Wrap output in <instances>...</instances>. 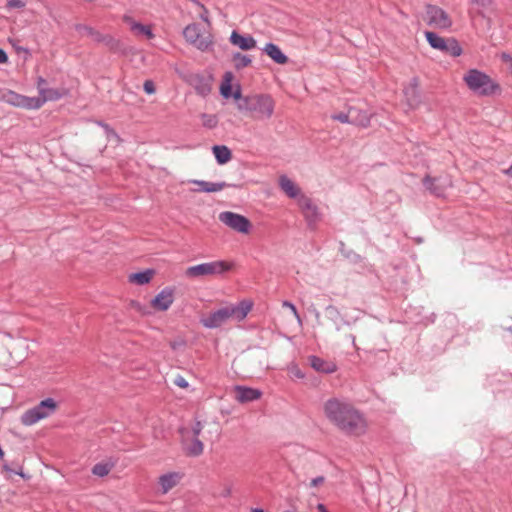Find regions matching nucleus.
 <instances>
[{
	"mask_svg": "<svg viewBox=\"0 0 512 512\" xmlns=\"http://www.w3.org/2000/svg\"><path fill=\"white\" fill-rule=\"evenodd\" d=\"M403 92L409 107L414 108L419 103L418 79L412 78Z\"/></svg>",
	"mask_w": 512,
	"mask_h": 512,
	"instance_id": "6ab92c4d",
	"label": "nucleus"
},
{
	"mask_svg": "<svg viewBox=\"0 0 512 512\" xmlns=\"http://www.w3.org/2000/svg\"><path fill=\"white\" fill-rule=\"evenodd\" d=\"M477 13H478V15H480V16H482V17H484V14H483V12H482V11H478Z\"/></svg>",
	"mask_w": 512,
	"mask_h": 512,
	"instance_id": "052dcab7",
	"label": "nucleus"
},
{
	"mask_svg": "<svg viewBox=\"0 0 512 512\" xmlns=\"http://www.w3.org/2000/svg\"><path fill=\"white\" fill-rule=\"evenodd\" d=\"M192 183H194L200 187L198 189V191H203V192H208V193L218 192V191L223 190L226 187L231 186L230 184H228L226 182L213 183V182H207V181H203V180H192Z\"/></svg>",
	"mask_w": 512,
	"mask_h": 512,
	"instance_id": "393cba45",
	"label": "nucleus"
},
{
	"mask_svg": "<svg viewBox=\"0 0 512 512\" xmlns=\"http://www.w3.org/2000/svg\"><path fill=\"white\" fill-rule=\"evenodd\" d=\"M143 89L147 94H153L155 93V85L152 80H146L143 85Z\"/></svg>",
	"mask_w": 512,
	"mask_h": 512,
	"instance_id": "a19ab883",
	"label": "nucleus"
},
{
	"mask_svg": "<svg viewBox=\"0 0 512 512\" xmlns=\"http://www.w3.org/2000/svg\"><path fill=\"white\" fill-rule=\"evenodd\" d=\"M422 182L426 190L437 197L444 196L446 189L451 186V181L443 177L426 176Z\"/></svg>",
	"mask_w": 512,
	"mask_h": 512,
	"instance_id": "ddd939ff",
	"label": "nucleus"
},
{
	"mask_svg": "<svg viewBox=\"0 0 512 512\" xmlns=\"http://www.w3.org/2000/svg\"><path fill=\"white\" fill-rule=\"evenodd\" d=\"M351 124L367 127L370 124V115L356 107H350Z\"/></svg>",
	"mask_w": 512,
	"mask_h": 512,
	"instance_id": "b1692460",
	"label": "nucleus"
},
{
	"mask_svg": "<svg viewBox=\"0 0 512 512\" xmlns=\"http://www.w3.org/2000/svg\"><path fill=\"white\" fill-rule=\"evenodd\" d=\"M233 98L237 101V106L241 102V100H244L245 97L242 96L240 88H238L233 94Z\"/></svg>",
	"mask_w": 512,
	"mask_h": 512,
	"instance_id": "de8ad7c7",
	"label": "nucleus"
},
{
	"mask_svg": "<svg viewBox=\"0 0 512 512\" xmlns=\"http://www.w3.org/2000/svg\"><path fill=\"white\" fill-rule=\"evenodd\" d=\"M75 30L79 33L82 37H89L93 41L98 43H104L107 46H109L111 49L115 48L118 44V42L113 39L111 36L103 35L99 31L95 30L91 26L85 25V24H75L74 26Z\"/></svg>",
	"mask_w": 512,
	"mask_h": 512,
	"instance_id": "f8f14e48",
	"label": "nucleus"
},
{
	"mask_svg": "<svg viewBox=\"0 0 512 512\" xmlns=\"http://www.w3.org/2000/svg\"><path fill=\"white\" fill-rule=\"evenodd\" d=\"M37 88H38L39 94H41V89L47 88V81L44 78L39 77L38 81H37Z\"/></svg>",
	"mask_w": 512,
	"mask_h": 512,
	"instance_id": "a18cd8bd",
	"label": "nucleus"
},
{
	"mask_svg": "<svg viewBox=\"0 0 512 512\" xmlns=\"http://www.w3.org/2000/svg\"><path fill=\"white\" fill-rule=\"evenodd\" d=\"M315 316H316V318H319L320 313L318 311H315Z\"/></svg>",
	"mask_w": 512,
	"mask_h": 512,
	"instance_id": "bf43d9fd",
	"label": "nucleus"
},
{
	"mask_svg": "<svg viewBox=\"0 0 512 512\" xmlns=\"http://www.w3.org/2000/svg\"><path fill=\"white\" fill-rule=\"evenodd\" d=\"M308 361L311 367L319 373L331 374L337 370V365L334 362L324 360L315 355L309 356Z\"/></svg>",
	"mask_w": 512,
	"mask_h": 512,
	"instance_id": "2eb2a0df",
	"label": "nucleus"
},
{
	"mask_svg": "<svg viewBox=\"0 0 512 512\" xmlns=\"http://www.w3.org/2000/svg\"><path fill=\"white\" fill-rule=\"evenodd\" d=\"M499 58L503 64L506 65L507 70L512 74V56L507 52L499 54Z\"/></svg>",
	"mask_w": 512,
	"mask_h": 512,
	"instance_id": "4c0bfd02",
	"label": "nucleus"
},
{
	"mask_svg": "<svg viewBox=\"0 0 512 512\" xmlns=\"http://www.w3.org/2000/svg\"><path fill=\"white\" fill-rule=\"evenodd\" d=\"M192 45L201 51H206L212 45L211 36H200Z\"/></svg>",
	"mask_w": 512,
	"mask_h": 512,
	"instance_id": "2f4dec72",
	"label": "nucleus"
},
{
	"mask_svg": "<svg viewBox=\"0 0 512 512\" xmlns=\"http://www.w3.org/2000/svg\"><path fill=\"white\" fill-rule=\"evenodd\" d=\"M324 413L330 422L347 434L360 435L365 432L363 415L346 401L337 398L327 400Z\"/></svg>",
	"mask_w": 512,
	"mask_h": 512,
	"instance_id": "f257e3e1",
	"label": "nucleus"
},
{
	"mask_svg": "<svg viewBox=\"0 0 512 512\" xmlns=\"http://www.w3.org/2000/svg\"><path fill=\"white\" fill-rule=\"evenodd\" d=\"M505 174L512 178V165L507 170H505Z\"/></svg>",
	"mask_w": 512,
	"mask_h": 512,
	"instance_id": "6e6d98bb",
	"label": "nucleus"
},
{
	"mask_svg": "<svg viewBox=\"0 0 512 512\" xmlns=\"http://www.w3.org/2000/svg\"><path fill=\"white\" fill-rule=\"evenodd\" d=\"M423 21L436 29H448L452 25L450 16L439 6L426 4L422 14Z\"/></svg>",
	"mask_w": 512,
	"mask_h": 512,
	"instance_id": "423d86ee",
	"label": "nucleus"
},
{
	"mask_svg": "<svg viewBox=\"0 0 512 512\" xmlns=\"http://www.w3.org/2000/svg\"><path fill=\"white\" fill-rule=\"evenodd\" d=\"M219 220L240 233H248L251 227V223L246 217L230 211L221 212L219 214Z\"/></svg>",
	"mask_w": 512,
	"mask_h": 512,
	"instance_id": "9b49d317",
	"label": "nucleus"
},
{
	"mask_svg": "<svg viewBox=\"0 0 512 512\" xmlns=\"http://www.w3.org/2000/svg\"><path fill=\"white\" fill-rule=\"evenodd\" d=\"M202 430V425L200 422H197L194 427H193V435H194V438H198L200 432Z\"/></svg>",
	"mask_w": 512,
	"mask_h": 512,
	"instance_id": "8fccbe9b",
	"label": "nucleus"
},
{
	"mask_svg": "<svg viewBox=\"0 0 512 512\" xmlns=\"http://www.w3.org/2000/svg\"><path fill=\"white\" fill-rule=\"evenodd\" d=\"M466 85L475 93L482 96L494 95L500 92V86L488 75L476 69L470 70L465 76Z\"/></svg>",
	"mask_w": 512,
	"mask_h": 512,
	"instance_id": "20e7f679",
	"label": "nucleus"
},
{
	"mask_svg": "<svg viewBox=\"0 0 512 512\" xmlns=\"http://www.w3.org/2000/svg\"><path fill=\"white\" fill-rule=\"evenodd\" d=\"M294 375L296 377H298V378H303L304 377V374L299 369L295 370Z\"/></svg>",
	"mask_w": 512,
	"mask_h": 512,
	"instance_id": "5fc2aeb1",
	"label": "nucleus"
},
{
	"mask_svg": "<svg viewBox=\"0 0 512 512\" xmlns=\"http://www.w3.org/2000/svg\"><path fill=\"white\" fill-rule=\"evenodd\" d=\"M2 469H3V471H5L7 473H14L16 475L21 476L22 478L26 477V475L23 472L22 467L19 464H17V463H13V465L11 466V465H9L8 463L5 462L2 465Z\"/></svg>",
	"mask_w": 512,
	"mask_h": 512,
	"instance_id": "72a5a7b5",
	"label": "nucleus"
},
{
	"mask_svg": "<svg viewBox=\"0 0 512 512\" xmlns=\"http://www.w3.org/2000/svg\"><path fill=\"white\" fill-rule=\"evenodd\" d=\"M251 512H263L261 508H253Z\"/></svg>",
	"mask_w": 512,
	"mask_h": 512,
	"instance_id": "4d7b16f0",
	"label": "nucleus"
},
{
	"mask_svg": "<svg viewBox=\"0 0 512 512\" xmlns=\"http://www.w3.org/2000/svg\"><path fill=\"white\" fill-rule=\"evenodd\" d=\"M232 60L236 70H241L245 67H248L252 62L250 56L241 54L240 52L234 53Z\"/></svg>",
	"mask_w": 512,
	"mask_h": 512,
	"instance_id": "c85d7f7f",
	"label": "nucleus"
},
{
	"mask_svg": "<svg viewBox=\"0 0 512 512\" xmlns=\"http://www.w3.org/2000/svg\"><path fill=\"white\" fill-rule=\"evenodd\" d=\"M7 7L9 9H21L25 7V2L23 0H7Z\"/></svg>",
	"mask_w": 512,
	"mask_h": 512,
	"instance_id": "ea45409f",
	"label": "nucleus"
},
{
	"mask_svg": "<svg viewBox=\"0 0 512 512\" xmlns=\"http://www.w3.org/2000/svg\"><path fill=\"white\" fill-rule=\"evenodd\" d=\"M231 269V264L226 261H213L188 267L185 275L189 278H198L207 275H220Z\"/></svg>",
	"mask_w": 512,
	"mask_h": 512,
	"instance_id": "0eeeda50",
	"label": "nucleus"
},
{
	"mask_svg": "<svg viewBox=\"0 0 512 512\" xmlns=\"http://www.w3.org/2000/svg\"><path fill=\"white\" fill-rule=\"evenodd\" d=\"M325 312H326L327 318L329 320H331L336 325V330H338V331L341 329V324H343V325L351 324V321L345 320L342 317L339 309L334 305H328L325 308Z\"/></svg>",
	"mask_w": 512,
	"mask_h": 512,
	"instance_id": "4be33fe9",
	"label": "nucleus"
},
{
	"mask_svg": "<svg viewBox=\"0 0 512 512\" xmlns=\"http://www.w3.org/2000/svg\"><path fill=\"white\" fill-rule=\"evenodd\" d=\"M425 37L430 46L434 49L450 54L451 56H460L462 48L454 38H443L435 32L426 31Z\"/></svg>",
	"mask_w": 512,
	"mask_h": 512,
	"instance_id": "6e6552de",
	"label": "nucleus"
},
{
	"mask_svg": "<svg viewBox=\"0 0 512 512\" xmlns=\"http://www.w3.org/2000/svg\"><path fill=\"white\" fill-rule=\"evenodd\" d=\"M174 384L180 388H187L188 387V382L185 380L184 377L178 375L175 379H174Z\"/></svg>",
	"mask_w": 512,
	"mask_h": 512,
	"instance_id": "37998d69",
	"label": "nucleus"
},
{
	"mask_svg": "<svg viewBox=\"0 0 512 512\" xmlns=\"http://www.w3.org/2000/svg\"><path fill=\"white\" fill-rule=\"evenodd\" d=\"M279 186L281 190L290 198H297L301 195L300 188L286 175L279 178Z\"/></svg>",
	"mask_w": 512,
	"mask_h": 512,
	"instance_id": "aec40b11",
	"label": "nucleus"
},
{
	"mask_svg": "<svg viewBox=\"0 0 512 512\" xmlns=\"http://www.w3.org/2000/svg\"><path fill=\"white\" fill-rule=\"evenodd\" d=\"M251 309L252 303L248 301H241L236 305H226L207 315H203L200 318V323L205 328H219L229 320L242 321L246 318Z\"/></svg>",
	"mask_w": 512,
	"mask_h": 512,
	"instance_id": "f03ea898",
	"label": "nucleus"
},
{
	"mask_svg": "<svg viewBox=\"0 0 512 512\" xmlns=\"http://www.w3.org/2000/svg\"><path fill=\"white\" fill-rule=\"evenodd\" d=\"M232 78V74L231 73H226L225 74V80L226 82L223 83L221 85V88H220V92L222 94L223 97L225 98H228L232 95V92H231V85H230V80Z\"/></svg>",
	"mask_w": 512,
	"mask_h": 512,
	"instance_id": "f704fd0d",
	"label": "nucleus"
},
{
	"mask_svg": "<svg viewBox=\"0 0 512 512\" xmlns=\"http://www.w3.org/2000/svg\"><path fill=\"white\" fill-rule=\"evenodd\" d=\"M154 275V270L147 269L142 272L133 273L129 275V281L138 285H144L150 282Z\"/></svg>",
	"mask_w": 512,
	"mask_h": 512,
	"instance_id": "bb28decb",
	"label": "nucleus"
},
{
	"mask_svg": "<svg viewBox=\"0 0 512 512\" xmlns=\"http://www.w3.org/2000/svg\"><path fill=\"white\" fill-rule=\"evenodd\" d=\"M263 51L277 64L283 65L288 62V57L273 43H267Z\"/></svg>",
	"mask_w": 512,
	"mask_h": 512,
	"instance_id": "412c9836",
	"label": "nucleus"
},
{
	"mask_svg": "<svg viewBox=\"0 0 512 512\" xmlns=\"http://www.w3.org/2000/svg\"><path fill=\"white\" fill-rule=\"evenodd\" d=\"M203 449V443L198 438H194L192 442L186 446V452L191 456H198L202 454Z\"/></svg>",
	"mask_w": 512,
	"mask_h": 512,
	"instance_id": "7c9ffc66",
	"label": "nucleus"
},
{
	"mask_svg": "<svg viewBox=\"0 0 512 512\" xmlns=\"http://www.w3.org/2000/svg\"><path fill=\"white\" fill-rule=\"evenodd\" d=\"M229 40L231 44L244 51L252 50L256 47V40L251 35H241L237 31L231 33Z\"/></svg>",
	"mask_w": 512,
	"mask_h": 512,
	"instance_id": "dca6fc26",
	"label": "nucleus"
},
{
	"mask_svg": "<svg viewBox=\"0 0 512 512\" xmlns=\"http://www.w3.org/2000/svg\"><path fill=\"white\" fill-rule=\"evenodd\" d=\"M231 493H232V489H231V487H230V486H228V485H226V486L222 489V491L220 492V496H221V497H224V498H227V497H229V496L231 495Z\"/></svg>",
	"mask_w": 512,
	"mask_h": 512,
	"instance_id": "09e8293b",
	"label": "nucleus"
},
{
	"mask_svg": "<svg viewBox=\"0 0 512 512\" xmlns=\"http://www.w3.org/2000/svg\"><path fill=\"white\" fill-rule=\"evenodd\" d=\"M324 481H325V478L323 476H318L311 480L310 486L317 487L318 485L322 484Z\"/></svg>",
	"mask_w": 512,
	"mask_h": 512,
	"instance_id": "49530a36",
	"label": "nucleus"
},
{
	"mask_svg": "<svg viewBox=\"0 0 512 512\" xmlns=\"http://www.w3.org/2000/svg\"><path fill=\"white\" fill-rule=\"evenodd\" d=\"M349 338L352 340L353 344H355V336L354 335H349Z\"/></svg>",
	"mask_w": 512,
	"mask_h": 512,
	"instance_id": "13d9d810",
	"label": "nucleus"
},
{
	"mask_svg": "<svg viewBox=\"0 0 512 512\" xmlns=\"http://www.w3.org/2000/svg\"><path fill=\"white\" fill-rule=\"evenodd\" d=\"M131 28L132 30L137 31L138 33L146 35L148 38L153 37L151 29L148 26H145L141 23L133 22Z\"/></svg>",
	"mask_w": 512,
	"mask_h": 512,
	"instance_id": "c9c22d12",
	"label": "nucleus"
},
{
	"mask_svg": "<svg viewBox=\"0 0 512 512\" xmlns=\"http://www.w3.org/2000/svg\"><path fill=\"white\" fill-rule=\"evenodd\" d=\"M331 118L333 120L339 121L341 123H351L350 109L348 110L347 113H345V112L334 113L331 115Z\"/></svg>",
	"mask_w": 512,
	"mask_h": 512,
	"instance_id": "e433bc0d",
	"label": "nucleus"
},
{
	"mask_svg": "<svg viewBox=\"0 0 512 512\" xmlns=\"http://www.w3.org/2000/svg\"><path fill=\"white\" fill-rule=\"evenodd\" d=\"M0 99L10 105L16 107H23L27 109H38L43 105V101H40L36 97H26L20 95L12 90H4L1 92Z\"/></svg>",
	"mask_w": 512,
	"mask_h": 512,
	"instance_id": "9d476101",
	"label": "nucleus"
},
{
	"mask_svg": "<svg viewBox=\"0 0 512 512\" xmlns=\"http://www.w3.org/2000/svg\"><path fill=\"white\" fill-rule=\"evenodd\" d=\"M180 478V475L176 472L162 475L159 478V484L161 486L162 493L166 494L168 491L174 488L178 484Z\"/></svg>",
	"mask_w": 512,
	"mask_h": 512,
	"instance_id": "5701e85b",
	"label": "nucleus"
},
{
	"mask_svg": "<svg viewBox=\"0 0 512 512\" xmlns=\"http://www.w3.org/2000/svg\"><path fill=\"white\" fill-rule=\"evenodd\" d=\"M213 154L217 162L221 165L226 164L232 158L231 150L224 145H215L212 148Z\"/></svg>",
	"mask_w": 512,
	"mask_h": 512,
	"instance_id": "a878e982",
	"label": "nucleus"
},
{
	"mask_svg": "<svg viewBox=\"0 0 512 512\" xmlns=\"http://www.w3.org/2000/svg\"><path fill=\"white\" fill-rule=\"evenodd\" d=\"M282 306L283 307H287L288 310H291L292 314L297 319L298 323H300V324L302 323L301 317H300V315H299V313H298V311H297V309H296V307H295V305L293 303H291L289 301H284L282 303Z\"/></svg>",
	"mask_w": 512,
	"mask_h": 512,
	"instance_id": "58836bf2",
	"label": "nucleus"
},
{
	"mask_svg": "<svg viewBox=\"0 0 512 512\" xmlns=\"http://www.w3.org/2000/svg\"><path fill=\"white\" fill-rule=\"evenodd\" d=\"M190 85L193 86L197 94L207 96L211 92V83L209 78L200 74L191 75L189 80Z\"/></svg>",
	"mask_w": 512,
	"mask_h": 512,
	"instance_id": "f3484780",
	"label": "nucleus"
},
{
	"mask_svg": "<svg viewBox=\"0 0 512 512\" xmlns=\"http://www.w3.org/2000/svg\"><path fill=\"white\" fill-rule=\"evenodd\" d=\"M62 93L57 90V89H53V88H46V89H41V94L38 99L40 101H43V104L46 102V101H55V100H58L62 97Z\"/></svg>",
	"mask_w": 512,
	"mask_h": 512,
	"instance_id": "c756f323",
	"label": "nucleus"
},
{
	"mask_svg": "<svg viewBox=\"0 0 512 512\" xmlns=\"http://www.w3.org/2000/svg\"><path fill=\"white\" fill-rule=\"evenodd\" d=\"M297 204L304 216L308 228L314 230L322 218L319 207L306 195H300L297 199Z\"/></svg>",
	"mask_w": 512,
	"mask_h": 512,
	"instance_id": "1a4fd4ad",
	"label": "nucleus"
},
{
	"mask_svg": "<svg viewBox=\"0 0 512 512\" xmlns=\"http://www.w3.org/2000/svg\"><path fill=\"white\" fill-rule=\"evenodd\" d=\"M174 301V291L171 288H164L152 300L151 306L158 311H166Z\"/></svg>",
	"mask_w": 512,
	"mask_h": 512,
	"instance_id": "4468645a",
	"label": "nucleus"
},
{
	"mask_svg": "<svg viewBox=\"0 0 512 512\" xmlns=\"http://www.w3.org/2000/svg\"><path fill=\"white\" fill-rule=\"evenodd\" d=\"M111 466L107 463H97L92 468V473L99 477H104L109 474Z\"/></svg>",
	"mask_w": 512,
	"mask_h": 512,
	"instance_id": "473e14b6",
	"label": "nucleus"
},
{
	"mask_svg": "<svg viewBox=\"0 0 512 512\" xmlns=\"http://www.w3.org/2000/svg\"><path fill=\"white\" fill-rule=\"evenodd\" d=\"M58 403L53 398H46L36 406L28 409L21 415V423L32 426L40 420L46 419L56 413Z\"/></svg>",
	"mask_w": 512,
	"mask_h": 512,
	"instance_id": "39448f33",
	"label": "nucleus"
},
{
	"mask_svg": "<svg viewBox=\"0 0 512 512\" xmlns=\"http://www.w3.org/2000/svg\"><path fill=\"white\" fill-rule=\"evenodd\" d=\"M184 38L190 44H193L200 36V28L197 24H190L183 31Z\"/></svg>",
	"mask_w": 512,
	"mask_h": 512,
	"instance_id": "cd10ccee",
	"label": "nucleus"
},
{
	"mask_svg": "<svg viewBox=\"0 0 512 512\" xmlns=\"http://www.w3.org/2000/svg\"><path fill=\"white\" fill-rule=\"evenodd\" d=\"M471 2L481 8H486L492 4L493 0H471Z\"/></svg>",
	"mask_w": 512,
	"mask_h": 512,
	"instance_id": "c03bdc74",
	"label": "nucleus"
},
{
	"mask_svg": "<svg viewBox=\"0 0 512 512\" xmlns=\"http://www.w3.org/2000/svg\"><path fill=\"white\" fill-rule=\"evenodd\" d=\"M203 118H207V120L204 122L205 126H207L209 128H213L216 126L217 120L214 116H208V115L204 114Z\"/></svg>",
	"mask_w": 512,
	"mask_h": 512,
	"instance_id": "79ce46f5",
	"label": "nucleus"
},
{
	"mask_svg": "<svg viewBox=\"0 0 512 512\" xmlns=\"http://www.w3.org/2000/svg\"><path fill=\"white\" fill-rule=\"evenodd\" d=\"M8 62V56L7 53L0 48V64H5Z\"/></svg>",
	"mask_w": 512,
	"mask_h": 512,
	"instance_id": "3c124183",
	"label": "nucleus"
},
{
	"mask_svg": "<svg viewBox=\"0 0 512 512\" xmlns=\"http://www.w3.org/2000/svg\"><path fill=\"white\" fill-rule=\"evenodd\" d=\"M132 306L137 309L138 311H141L142 313H145L144 311H142L141 309V305L137 302H132Z\"/></svg>",
	"mask_w": 512,
	"mask_h": 512,
	"instance_id": "864d4df0",
	"label": "nucleus"
},
{
	"mask_svg": "<svg viewBox=\"0 0 512 512\" xmlns=\"http://www.w3.org/2000/svg\"><path fill=\"white\" fill-rule=\"evenodd\" d=\"M235 392V398L240 403L255 401L261 397V392L259 390L245 386H236Z\"/></svg>",
	"mask_w": 512,
	"mask_h": 512,
	"instance_id": "a211bd4d",
	"label": "nucleus"
},
{
	"mask_svg": "<svg viewBox=\"0 0 512 512\" xmlns=\"http://www.w3.org/2000/svg\"><path fill=\"white\" fill-rule=\"evenodd\" d=\"M317 510H318V512H329L327 510V508L325 507V505L321 504V503L317 505Z\"/></svg>",
	"mask_w": 512,
	"mask_h": 512,
	"instance_id": "603ef678",
	"label": "nucleus"
},
{
	"mask_svg": "<svg viewBox=\"0 0 512 512\" xmlns=\"http://www.w3.org/2000/svg\"><path fill=\"white\" fill-rule=\"evenodd\" d=\"M275 103L271 96L267 94H255L245 96L244 100L238 105V110L248 113L256 120L269 119L274 112Z\"/></svg>",
	"mask_w": 512,
	"mask_h": 512,
	"instance_id": "7ed1b4c3",
	"label": "nucleus"
}]
</instances>
